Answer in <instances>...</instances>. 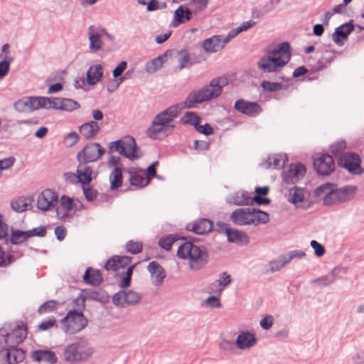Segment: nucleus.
Listing matches in <instances>:
<instances>
[{"mask_svg":"<svg viewBox=\"0 0 364 364\" xmlns=\"http://www.w3.org/2000/svg\"><path fill=\"white\" fill-rule=\"evenodd\" d=\"M231 81L232 79L229 75H223L212 80L209 85L203 88L191 92L185 100V107L193 108L198 104L218 97L222 92V88L230 84Z\"/></svg>","mask_w":364,"mask_h":364,"instance_id":"obj_1","label":"nucleus"},{"mask_svg":"<svg viewBox=\"0 0 364 364\" xmlns=\"http://www.w3.org/2000/svg\"><path fill=\"white\" fill-rule=\"evenodd\" d=\"M290 58L289 44L282 43L268 51L267 56L261 58L258 62V67L264 72H276L287 65Z\"/></svg>","mask_w":364,"mask_h":364,"instance_id":"obj_2","label":"nucleus"},{"mask_svg":"<svg viewBox=\"0 0 364 364\" xmlns=\"http://www.w3.org/2000/svg\"><path fill=\"white\" fill-rule=\"evenodd\" d=\"M93 353L92 347L85 339L80 338L65 346L61 359L65 363L74 364L87 360Z\"/></svg>","mask_w":364,"mask_h":364,"instance_id":"obj_3","label":"nucleus"},{"mask_svg":"<svg viewBox=\"0 0 364 364\" xmlns=\"http://www.w3.org/2000/svg\"><path fill=\"white\" fill-rule=\"evenodd\" d=\"M232 223L236 225L243 226L265 223L269 220V215L265 212L250 208L235 210L230 216Z\"/></svg>","mask_w":364,"mask_h":364,"instance_id":"obj_4","label":"nucleus"},{"mask_svg":"<svg viewBox=\"0 0 364 364\" xmlns=\"http://www.w3.org/2000/svg\"><path fill=\"white\" fill-rule=\"evenodd\" d=\"M178 257L188 259L190 265L193 269H198L206 262L207 255L199 247L186 242L183 243L177 250Z\"/></svg>","mask_w":364,"mask_h":364,"instance_id":"obj_5","label":"nucleus"},{"mask_svg":"<svg viewBox=\"0 0 364 364\" xmlns=\"http://www.w3.org/2000/svg\"><path fill=\"white\" fill-rule=\"evenodd\" d=\"M269 192L268 186L257 187L255 190V196L250 197L245 193H237L232 198L233 203L238 205H249L256 203L257 205H268L270 200L267 198Z\"/></svg>","mask_w":364,"mask_h":364,"instance_id":"obj_6","label":"nucleus"},{"mask_svg":"<svg viewBox=\"0 0 364 364\" xmlns=\"http://www.w3.org/2000/svg\"><path fill=\"white\" fill-rule=\"evenodd\" d=\"M135 264H132V257L119 256L115 259V272L119 278V286L127 288L130 286Z\"/></svg>","mask_w":364,"mask_h":364,"instance_id":"obj_7","label":"nucleus"},{"mask_svg":"<svg viewBox=\"0 0 364 364\" xmlns=\"http://www.w3.org/2000/svg\"><path fill=\"white\" fill-rule=\"evenodd\" d=\"M87 324V319L82 313L75 310L70 311L61 320V328L65 333L69 334H75L81 331Z\"/></svg>","mask_w":364,"mask_h":364,"instance_id":"obj_8","label":"nucleus"},{"mask_svg":"<svg viewBox=\"0 0 364 364\" xmlns=\"http://www.w3.org/2000/svg\"><path fill=\"white\" fill-rule=\"evenodd\" d=\"M84 209L83 204L78 200H74L69 196H63L60 199V205L56 210L58 218L66 220L73 217L77 211Z\"/></svg>","mask_w":364,"mask_h":364,"instance_id":"obj_9","label":"nucleus"},{"mask_svg":"<svg viewBox=\"0 0 364 364\" xmlns=\"http://www.w3.org/2000/svg\"><path fill=\"white\" fill-rule=\"evenodd\" d=\"M27 328L23 323L17 324L9 333L4 328L0 329L1 340L7 347H16L23 341L27 336Z\"/></svg>","mask_w":364,"mask_h":364,"instance_id":"obj_10","label":"nucleus"},{"mask_svg":"<svg viewBox=\"0 0 364 364\" xmlns=\"http://www.w3.org/2000/svg\"><path fill=\"white\" fill-rule=\"evenodd\" d=\"M342 191L338 189L334 184L325 183L318 187L315 195L321 198L325 204H331L340 200Z\"/></svg>","mask_w":364,"mask_h":364,"instance_id":"obj_11","label":"nucleus"},{"mask_svg":"<svg viewBox=\"0 0 364 364\" xmlns=\"http://www.w3.org/2000/svg\"><path fill=\"white\" fill-rule=\"evenodd\" d=\"M105 150L97 143H90L85 146L77 155L79 162L89 163L97 161L100 159Z\"/></svg>","mask_w":364,"mask_h":364,"instance_id":"obj_12","label":"nucleus"},{"mask_svg":"<svg viewBox=\"0 0 364 364\" xmlns=\"http://www.w3.org/2000/svg\"><path fill=\"white\" fill-rule=\"evenodd\" d=\"M90 48L92 51L100 50L106 39H110L105 29L96 26H90L88 28Z\"/></svg>","mask_w":364,"mask_h":364,"instance_id":"obj_13","label":"nucleus"},{"mask_svg":"<svg viewBox=\"0 0 364 364\" xmlns=\"http://www.w3.org/2000/svg\"><path fill=\"white\" fill-rule=\"evenodd\" d=\"M115 150L130 159L139 157L135 139L129 136H126L115 141Z\"/></svg>","mask_w":364,"mask_h":364,"instance_id":"obj_14","label":"nucleus"},{"mask_svg":"<svg viewBox=\"0 0 364 364\" xmlns=\"http://www.w3.org/2000/svg\"><path fill=\"white\" fill-rule=\"evenodd\" d=\"M58 201V194L53 189H45L37 198V207L43 211L54 208Z\"/></svg>","mask_w":364,"mask_h":364,"instance_id":"obj_15","label":"nucleus"},{"mask_svg":"<svg viewBox=\"0 0 364 364\" xmlns=\"http://www.w3.org/2000/svg\"><path fill=\"white\" fill-rule=\"evenodd\" d=\"M25 358V352L17 347H7L0 351V364H16Z\"/></svg>","mask_w":364,"mask_h":364,"instance_id":"obj_16","label":"nucleus"},{"mask_svg":"<svg viewBox=\"0 0 364 364\" xmlns=\"http://www.w3.org/2000/svg\"><path fill=\"white\" fill-rule=\"evenodd\" d=\"M339 164L353 173H361L363 169L361 167V160L360 156L353 153H346L340 159Z\"/></svg>","mask_w":364,"mask_h":364,"instance_id":"obj_17","label":"nucleus"},{"mask_svg":"<svg viewBox=\"0 0 364 364\" xmlns=\"http://www.w3.org/2000/svg\"><path fill=\"white\" fill-rule=\"evenodd\" d=\"M234 109L238 112L249 117H255L262 112V107L257 102L242 99L237 100L235 102Z\"/></svg>","mask_w":364,"mask_h":364,"instance_id":"obj_18","label":"nucleus"},{"mask_svg":"<svg viewBox=\"0 0 364 364\" xmlns=\"http://www.w3.org/2000/svg\"><path fill=\"white\" fill-rule=\"evenodd\" d=\"M316 171L321 175H329L335 168L333 159L329 154H322L314 161Z\"/></svg>","mask_w":364,"mask_h":364,"instance_id":"obj_19","label":"nucleus"},{"mask_svg":"<svg viewBox=\"0 0 364 364\" xmlns=\"http://www.w3.org/2000/svg\"><path fill=\"white\" fill-rule=\"evenodd\" d=\"M230 40L231 38H229V34L227 36H213L205 39L203 42L202 46L208 53H215L222 50Z\"/></svg>","mask_w":364,"mask_h":364,"instance_id":"obj_20","label":"nucleus"},{"mask_svg":"<svg viewBox=\"0 0 364 364\" xmlns=\"http://www.w3.org/2000/svg\"><path fill=\"white\" fill-rule=\"evenodd\" d=\"M77 183H81V185H89L95 178L92 166L83 162H79L77 167Z\"/></svg>","mask_w":364,"mask_h":364,"instance_id":"obj_21","label":"nucleus"},{"mask_svg":"<svg viewBox=\"0 0 364 364\" xmlns=\"http://www.w3.org/2000/svg\"><path fill=\"white\" fill-rule=\"evenodd\" d=\"M141 299L140 295L134 291H119L115 294V304L124 306L125 304H135Z\"/></svg>","mask_w":364,"mask_h":364,"instance_id":"obj_22","label":"nucleus"},{"mask_svg":"<svg viewBox=\"0 0 364 364\" xmlns=\"http://www.w3.org/2000/svg\"><path fill=\"white\" fill-rule=\"evenodd\" d=\"M354 26L351 23H346L338 27L333 34V41L338 46H343L350 33L353 31Z\"/></svg>","mask_w":364,"mask_h":364,"instance_id":"obj_23","label":"nucleus"},{"mask_svg":"<svg viewBox=\"0 0 364 364\" xmlns=\"http://www.w3.org/2000/svg\"><path fill=\"white\" fill-rule=\"evenodd\" d=\"M173 56L171 51H167L162 55L147 63L146 68L149 73H154L160 69L164 64L169 63L172 61Z\"/></svg>","mask_w":364,"mask_h":364,"instance_id":"obj_24","label":"nucleus"},{"mask_svg":"<svg viewBox=\"0 0 364 364\" xmlns=\"http://www.w3.org/2000/svg\"><path fill=\"white\" fill-rule=\"evenodd\" d=\"M177 114L178 108L176 107H171L155 117V123L165 127L177 117Z\"/></svg>","mask_w":364,"mask_h":364,"instance_id":"obj_25","label":"nucleus"},{"mask_svg":"<svg viewBox=\"0 0 364 364\" xmlns=\"http://www.w3.org/2000/svg\"><path fill=\"white\" fill-rule=\"evenodd\" d=\"M32 358L38 362H44L53 364L57 362L55 353L50 350H38L31 354Z\"/></svg>","mask_w":364,"mask_h":364,"instance_id":"obj_26","label":"nucleus"},{"mask_svg":"<svg viewBox=\"0 0 364 364\" xmlns=\"http://www.w3.org/2000/svg\"><path fill=\"white\" fill-rule=\"evenodd\" d=\"M100 127L96 122H88L82 124L79 128L80 135L86 139L94 138L98 133Z\"/></svg>","mask_w":364,"mask_h":364,"instance_id":"obj_27","label":"nucleus"},{"mask_svg":"<svg viewBox=\"0 0 364 364\" xmlns=\"http://www.w3.org/2000/svg\"><path fill=\"white\" fill-rule=\"evenodd\" d=\"M130 183L137 187H144L149 183V178L147 177L145 170L137 169L132 171Z\"/></svg>","mask_w":364,"mask_h":364,"instance_id":"obj_28","label":"nucleus"},{"mask_svg":"<svg viewBox=\"0 0 364 364\" xmlns=\"http://www.w3.org/2000/svg\"><path fill=\"white\" fill-rule=\"evenodd\" d=\"M148 270L151 274L154 282L157 284H161L166 277V273L162 267L155 261L149 263Z\"/></svg>","mask_w":364,"mask_h":364,"instance_id":"obj_29","label":"nucleus"},{"mask_svg":"<svg viewBox=\"0 0 364 364\" xmlns=\"http://www.w3.org/2000/svg\"><path fill=\"white\" fill-rule=\"evenodd\" d=\"M102 276L100 272L92 267L87 268L83 276L84 282L86 284L93 286L100 285L102 283Z\"/></svg>","mask_w":364,"mask_h":364,"instance_id":"obj_30","label":"nucleus"},{"mask_svg":"<svg viewBox=\"0 0 364 364\" xmlns=\"http://www.w3.org/2000/svg\"><path fill=\"white\" fill-rule=\"evenodd\" d=\"M228 239L231 242L235 243H247L249 241L247 235L242 231L228 228L225 230Z\"/></svg>","mask_w":364,"mask_h":364,"instance_id":"obj_31","label":"nucleus"},{"mask_svg":"<svg viewBox=\"0 0 364 364\" xmlns=\"http://www.w3.org/2000/svg\"><path fill=\"white\" fill-rule=\"evenodd\" d=\"M213 228V223L208 219H200L193 224L191 230L196 234L208 233Z\"/></svg>","mask_w":364,"mask_h":364,"instance_id":"obj_32","label":"nucleus"},{"mask_svg":"<svg viewBox=\"0 0 364 364\" xmlns=\"http://www.w3.org/2000/svg\"><path fill=\"white\" fill-rule=\"evenodd\" d=\"M254 334L249 332H242L237 337L236 343L240 348H250L256 343Z\"/></svg>","mask_w":364,"mask_h":364,"instance_id":"obj_33","label":"nucleus"},{"mask_svg":"<svg viewBox=\"0 0 364 364\" xmlns=\"http://www.w3.org/2000/svg\"><path fill=\"white\" fill-rule=\"evenodd\" d=\"M191 18V11L183 6H180L174 14V26L185 23Z\"/></svg>","mask_w":364,"mask_h":364,"instance_id":"obj_34","label":"nucleus"},{"mask_svg":"<svg viewBox=\"0 0 364 364\" xmlns=\"http://www.w3.org/2000/svg\"><path fill=\"white\" fill-rule=\"evenodd\" d=\"M102 76V68L100 65L91 66L87 72V82L89 85H95Z\"/></svg>","mask_w":364,"mask_h":364,"instance_id":"obj_35","label":"nucleus"},{"mask_svg":"<svg viewBox=\"0 0 364 364\" xmlns=\"http://www.w3.org/2000/svg\"><path fill=\"white\" fill-rule=\"evenodd\" d=\"M31 205V200L24 197H18L11 201V207L16 212H23Z\"/></svg>","mask_w":364,"mask_h":364,"instance_id":"obj_36","label":"nucleus"},{"mask_svg":"<svg viewBox=\"0 0 364 364\" xmlns=\"http://www.w3.org/2000/svg\"><path fill=\"white\" fill-rule=\"evenodd\" d=\"M80 107V105L74 100L67 98L59 97L58 109L65 111H73Z\"/></svg>","mask_w":364,"mask_h":364,"instance_id":"obj_37","label":"nucleus"},{"mask_svg":"<svg viewBox=\"0 0 364 364\" xmlns=\"http://www.w3.org/2000/svg\"><path fill=\"white\" fill-rule=\"evenodd\" d=\"M31 237L28 231L15 230L11 235V241L13 244L17 245L23 243Z\"/></svg>","mask_w":364,"mask_h":364,"instance_id":"obj_38","label":"nucleus"},{"mask_svg":"<svg viewBox=\"0 0 364 364\" xmlns=\"http://www.w3.org/2000/svg\"><path fill=\"white\" fill-rule=\"evenodd\" d=\"M181 121L183 124H191L196 128L200 124V118L193 112H187L183 114Z\"/></svg>","mask_w":364,"mask_h":364,"instance_id":"obj_39","label":"nucleus"},{"mask_svg":"<svg viewBox=\"0 0 364 364\" xmlns=\"http://www.w3.org/2000/svg\"><path fill=\"white\" fill-rule=\"evenodd\" d=\"M255 24H256V23L252 20L244 22L242 25H240L237 28L232 29L231 31H230V33H228L229 38L232 39V38H235L240 33L246 31L248 29L252 28Z\"/></svg>","mask_w":364,"mask_h":364,"instance_id":"obj_40","label":"nucleus"},{"mask_svg":"<svg viewBox=\"0 0 364 364\" xmlns=\"http://www.w3.org/2000/svg\"><path fill=\"white\" fill-rule=\"evenodd\" d=\"M177 58L181 68L190 67L193 64L190 53L186 50L178 52Z\"/></svg>","mask_w":364,"mask_h":364,"instance_id":"obj_41","label":"nucleus"},{"mask_svg":"<svg viewBox=\"0 0 364 364\" xmlns=\"http://www.w3.org/2000/svg\"><path fill=\"white\" fill-rule=\"evenodd\" d=\"M43 109H58L59 97H43Z\"/></svg>","mask_w":364,"mask_h":364,"instance_id":"obj_42","label":"nucleus"},{"mask_svg":"<svg viewBox=\"0 0 364 364\" xmlns=\"http://www.w3.org/2000/svg\"><path fill=\"white\" fill-rule=\"evenodd\" d=\"M58 304L57 301L50 300L42 304L38 309V313L41 314L50 313L57 309Z\"/></svg>","mask_w":364,"mask_h":364,"instance_id":"obj_43","label":"nucleus"},{"mask_svg":"<svg viewBox=\"0 0 364 364\" xmlns=\"http://www.w3.org/2000/svg\"><path fill=\"white\" fill-rule=\"evenodd\" d=\"M126 249L132 254H139L142 251L143 245L141 242L130 240L127 243Z\"/></svg>","mask_w":364,"mask_h":364,"instance_id":"obj_44","label":"nucleus"},{"mask_svg":"<svg viewBox=\"0 0 364 364\" xmlns=\"http://www.w3.org/2000/svg\"><path fill=\"white\" fill-rule=\"evenodd\" d=\"M289 194L291 196V200L294 204L299 203L304 199V192L302 189L298 188H291Z\"/></svg>","mask_w":364,"mask_h":364,"instance_id":"obj_45","label":"nucleus"},{"mask_svg":"<svg viewBox=\"0 0 364 364\" xmlns=\"http://www.w3.org/2000/svg\"><path fill=\"white\" fill-rule=\"evenodd\" d=\"M43 97H28V104L30 112L43 109Z\"/></svg>","mask_w":364,"mask_h":364,"instance_id":"obj_46","label":"nucleus"},{"mask_svg":"<svg viewBox=\"0 0 364 364\" xmlns=\"http://www.w3.org/2000/svg\"><path fill=\"white\" fill-rule=\"evenodd\" d=\"M261 87L266 91L274 92L281 90L282 85L279 82L264 80L261 82Z\"/></svg>","mask_w":364,"mask_h":364,"instance_id":"obj_47","label":"nucleus"},{"mask_svg":"<svg viewBox=\"0 0 364 364\" xmlns=\"http://www.w3.org/2000/svg\"><path fill=\"white\" fill-rule=\"evenodd\" d=\"M82 185L83 193L88 201H93L97 196V191L91 186Z\"/></svg>","mask_w":364,"mask_h":364,"instance_id":"obj_48","label":"nucleus"},{"mask_svg":"<svg viewBox=\"0 0 364 364\" xmlns=\"http://www.w3.org/2000/svg\"><path fill=\"white\" fill-rule=\"evenodd\" d=\"M28 97L23 98L18 100L14 104L15 109L20 112H30Z\"/></svg>","mask_w":364,"mask_h":364,"instance_id":"obj_49","label":"nucleus"},{"mask_svg":"<svg viewBox=\"0 0 364 364\" xmlns=\"http://www.w3.org/2000/svg\"><path fill=\"white\" fill-rule=\"evenodd\" d=\"M164 127H161L159 124H156L155 120L153 122L152 126L147 130V134L150 138L156 139L159 132L163 129Z\"/></svg>","mask_w":364,"mask_h":364,"instance_id":"obj_50","label":"nucleus"},{"mask_svg":"<svg viewBox=\"0 0 364 364\" xmlns=\"http://www.w3.org/2000/svg\"><path fill=\"white\" fill-rule=\"evenodd\" d=\"M218 282L220 286V288L218 291L219 294H220L223 288L228 286L231 282L230 275L227 274L226 272L223 273L220 275L219 279L218 280Z\"/></svg>","mask_w":364,"mask_h":364,"instance_id":"obj_51","label":"nucleus"},{"mask_svg":"<svg viewBox=\"0 0 364 364\" xmlns=\"http://www.w3.org/2000/svg\"><path fill=\"white\" fill-rule=\"evenodd\" d=\"M56 323L57 321L55 318H50L49 319L41 322L38 326V328L41 331H47L53 328L54 326H56Z\"/></svg>","mask_w":364,"mask_h":364,"instance_id":"obj_52","label":"nucleus"},{"mask_svg":"<svg viewBox=\"0 0 364 364\" xmlns=\"http://www.w3.org/2000/svg\"><path fill=\"white\" fill-rule=\"evenodd\" d=\"M208 0H193L191 3L194 12H199L206 8Z\"/></svg>","mask_w":364,"mask_h":364,"instance_id":"obj_53","label":"nucleus"},{"mask_svg":"<svg viewBox=\"0 0 364 364\" xmlns=\"http://www.w3.org/2000/svg\"><path fill=\"white\" fill-rule=\"evenodd\" d=\"M334 280V277L333 274L327 275L325 277H322L319 279L314 280V283L320 287L327 286L330 284Z\"/></svg>","mask_w":364,"mask_h":364,"instance_id":"obj_54","label":"nucleus"},{"mask_svg":"<svg viewBox=\"0 0 364 364\" xmlns=\"http://www.w3.org/2000/svg\"><path fill=\"white\" fill-rule=\"evenodd\" d=\"M15 162V159L13 156H10L2 160H0V171L4 169H7L11 167Z\"/></svg>","mask_w":364,"mask_h":364,"instance_id":"obj_55","label":"nucleus"},{"mask_svg":"<svg viewBox=\"0 0 364 364\" xmlns=\"http://www.w3.org/2000/svg\"><path fill=\"white\" fill-rule=\"evenodd\" d=\"M88 297L92 299L95 298L92 295H89V293L86 290H82L76 299L75 302L77 305H82V307H85V302Z\"/></svg>","mask_w":364,"mask_h":364,"instance_id":"obj_56","label":"nucleus"},{"mask_svg":"<svg viewBox=\"0 0 364 364\" xmlns=\"http://www.w3.org/2000/svg\"><path fill=\"white\" fill-rule=\"evenodd\" d=\"M311 245L313 247V249L315 251V254L318 257H321L324 255L325 253V249L323 245H321L320 243H318L316 240H312L311 242Z\"/></svg>","mask_w":364,"mask_h":364,"instance_id":"obj_57","label":"nucleus"},{"mask_svg":"<svg viewBox=\"0 0 364 364\" xmlns=\"http://www.w3.org/2000/svg\"><path fill=\"white\" fill-rule=\"evenodd\" d=\"M196 129L198 132L205 134V135H210L213 133V129L212 127L208 124H205L203 126H201V125H200V124H198V125L196 127Z\"/></svg>","mask_w":364,"mask_h":364,"instance_id":"obj_58","label":"nucleus"},{"mask_svg":"<svg viewBox=\"0 0 364 364\" xmlns=\"http://www.w3.org/2000/svg\"><path fill=\"white\" fill-rule=\"evenodd\" d=\"M173 243V240L170 237L161 238L159 241L160 246L166 250H169L171 248Z\"/></svg>","mask_w":364,"mask_h":364,"instance_id":"obj_59","label":"nucleus"},{"mask_svg":"<svg viewBox=\"0 0 364 364\" xmlns=\"http://www.w3.org/2000/svg\"><path fill=\"white\" fill-rule=\"evenodd\" d=\"M122 168L120 167H115V188H119L122 183Z\"/></svg>","mask_w":364,"mask_h":364,"instance_id":"obj_60","label":"nucleus"},{"mask_svg":"<svg viewBox=\"0 0 364 364\" xmlns=\"http://www.w3.org/2000/svg\"><path fill=\"white\" fill-rule=\"evenodd\" d=\"M28 232L31 235V237L33 236L44 237L46 234V230L44 227H40L28 230Z\"/></svg>","mask_w":364,"mask_h":364,"instance_id":"obj_61","label":"nucleus"},{"mask_svg":"<svg viewBox=\"0 0 364 364\" xmlns=\"http://www.w3.org/2000/svg\"><path fill=\"white\" fill-rule=\"evenodd\" d=\"M55 234L58 238V240L62 241L65 239L67 230L65 227L63 226H58L55 229Z\"/></svg>","mask_w":364,"mask_h":364,"instance_id":"obj_62","label":"nucleus"},{"mask_svg":"<svg viewBox=\"0 0 364 364\" xmlns=\"http://www.w3.org/2000/svg\"><path fill=\"white\" fill-rule=\"evenodd\" d=\"M273 324V318L272 316H266L260 321L261 326L264 329H269Z\"/></svg>","mask_w":364,"mask_h":364,"instance_id":"obj_63","label":"nucleus"},{"mask_svg":"<svg viewBox=\"0 0 364 364\" xmlns=\"http://www.w3.org/2000/svg\"><path fill=\"white\" fill-rule=\"evenodd\" d=\"M292 171H294V175L295 176L299 177L304 176L306 169L304 165L297 164L294 166V168L292 169Z\"/></svg>","mask_w":364,"mask_h":364,"instance_id":"obj_64","label":"nucleus"}]
</instances>
